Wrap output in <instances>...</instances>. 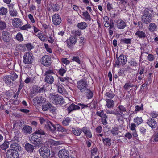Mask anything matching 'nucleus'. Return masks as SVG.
Returning <instances> with one entry per match:
<instances>
[{
  "mask_svg": "<svg viewBox=\"0 0 158 158\" xmlns=\"http://www.w3.org/2000/svg\"><path fill=\"white\" fill-rule=\"evenodd\" d=\"M45 134V133L44 131L42 129L38 130L31 135L29 140L32 143L34 144L35 147H39L42 144L41 136Z\"/></svg>",
  "mask_w": 158,
  "mask_h": 158,
  "instance_id": "nucleus-1",
  "label": "nucleus"
},
{
  "mask_svg": "<svg viewBox=\"0 0 158 158\" xmlns=\"http://www.w3.org/2000/svg\"><path fill=\"white\" fill-rule=\"evenodd\" d=\"M50 99L53 103L57 106H60L65 103L62 96L54 93L50 94Z\"/></svg>",
  "mask_w": 158,
  "mask_h": 158,
  "instance_id": "nucleus-2",
  "label": "nucleus"
},
{
  "mask_svg": "<svg viewBox=\"0 0 158 158\" xmlns=\"http://www.w3.org/2000/svg\"><path fill=\"white\" fill-rule=\"evenodd\" d=\"M153 11L152 9L146 8L145 9L144 13L142 17V21L145 24H148L150 23L152 20V15L149 12Z\"/></svg>",
  "mask_w": 158,
  "mask_h": 158,
  "instance_id": "nucleus-3",
  "label": "nucleus"
},
{
  "mask_svg": "<svg viewBox=\"0 0 158 158\" xmlns=\"http://www.w3.org/2000/svg\"><path fill=\"white\" fill-rule=\"evenodd\" d=\"M117 59L115 60L114 64V66L119 68L120 65L123 66L125 65L127 62V59L126 56L122 54L119 56L118 57V55H116Z\"/></svg>",
  "mask_w": 158,
  "mask_h": 158,
  "instance_id": "nucleus-4",
  "label": "nucleus"
},
{
  "mask_svg": "<svg viewBox=\"0 0 158 158\" xmlns=\"http://www.w3.org/2000/svg\"><path fill=\"white\" fill-rule=\"evenodd\" d=\"M77 86L80 91L82 93L88 88V84L87 80L85 78L80 80L77 83Z\"/></svg>",
  "mask_w": 158,
  "mask_h": 158,
  "instance_id": "nucleus-5",
  "label": "nucleus"
},
{
  "mask_svg": "<svg viewBox=\"0 0 158 158\" xmlns=\"http://www.w3.org/2000/svg\"><path fill=\"white\" fill-rule=\"evenodd\" d=\"M55 75L53 71L51 69L47 70L45 73V81L49 84L53 83L54 81L53 75Z\"/></svg>",
  "mask_w": 158,
  "mask_h": 158,
  "instance_id": "nucleus-6",
  "label": "nucleus"
},
{
  "mask_svg": "<svg viewBox=\"0 0 158 158\" xmlns=\"http://www.w3.org/2000/svg\"><path fill=\"white\" fill-rule=\"evenodd\" d=\"M34 60V56L31 52H26L23 56V62L25 64H29L32 63Z\"/></svg>",
  "mask_w": 158,
  "mask_h": 158,
  "instance_id": "nucleus-7",
  "label": "nucleus"
},
{
  "mask_svg": "<svg viewBox=\"0 0 158 158\" xmlns=\"http://www.w3.org/2000/svg\"><path fill=\"white\" fill-rule=\"evenodd\" d=\"M40 155L44 158H47L50 155V150L44 147H41L39 150Z\"/></svg>",
  "mask_w": 158,
  "mask_h": 158,
  "instance_id": "nucleus-8",
  "label": "nucleus"
},
{
  "mask_svg": "<svg viewBox=\"0 0 158 158\" xmlns=\"http://www.w3.org/2000/svg\"><path fill=\"white\" fill-rule=\"evenodd\" d=\"M40 61L42 64L45 66H49L52 63L51 58L49 56L45 55L43 56Z\"/></svg>",
  "mask_w": 158,
  "mask_h": 158,
  "instance_id": "nucleus-9",
  "label": "nucleus"
},
{
  "mask_svg": "<svg viewBox=\"0 0 158 158\" xmlns=\"http://www.w3.org/2000/svg\"><path fill=\"white\" fill-rule=\"evenodd\" d=\"M77 39L75 36H71L66 41L67 46L68 48L72 49L73 48V45L75 44Z\"/></svg>",
  "mask_w": 158,
  "mask_h": 158,
  "instance_id": "nucleus-10",
  "label": "nucleus"
},
{
  "mask_svg": "<svg viewBox=\"0 0 158 158\" xmlns=\"http://www.w3.org/2000/svg\"><path fill=\"white\" fill-rule=\"evenodd\" d=\"M7 158H18L19 155L18 152L9 149L6 153Z\"/></svg>",
  "mask_w": 158,
  "mask_h": 158,
  "instance_id": "nucleus-11",
  "label": "nucleus"
},
{
  "mask_svg": "<svg viewBox=\"0 0 158 158\" xmlns=\"http://www.w3.org/2000/svg\"><path fill=\"white\" fill-rule=\"evenodd\" d=\"M45 125L46 129L52 132H54L56 129L55 125L49 121H47L46 123H45Z\"/></svg>",
  "mask_w": 158,
  "mask_h": 158,
  "instance_id": "nucleus-12",
  "label": "nucleus"
},
{
  "mask_svg": "<svg viewBox=\"0 0 158 158\" xmlns=\"http://www.w3.org/2000/svg\"><path fill=\"white\" fill-rule=\"evenodd\" d=\"M2 38L5 43H9L10 39V34L6 31L2 32Z\"/></svg>",
  "mask_w": 158,
  "mask_h": 158,
  "instance_id": "nucleus-13",
  "label": "nucleus"
},
{
  "mask_svg": "<svg viewBox=\"0 0 158 158\" xmlns=\"http://www.w3.org/2000/svg\"><path fill=\"white\" fill-rule=\"evenodd\" d=\"M52 22L55 25H59L61 22V19L60 15L57 14H54L52 16Z\"/></svg>",
  "mask_w": 158,
  "mask_h": 158,
  "instance_id": "nucleus-14",
  "label": "nucleus"
},
{
  "mask_svg": "<svg viewBox=\"0 0 158 158\" xmlns=\"http://www.w3.org/2000/svg\"><path fill=\"white\" fill-rule=\"evenodd\" d=\"M44 101V98L42 96L36 97L34 98L33 102L35 106H38L41 104L42 102Z\"/></svg>",
  "mask_w": 158,
  "mask_h": 158,
  "instance_id": "nucleus-15",
  "label": "nucleus"
},
{
  "mask_svg": "<svg viewBox=\"0 0 158 158\" xmlns=\"http://www.w3.org/2000/svg\"><path fill=\"white\" fill-rule=\"evenodd\" d=\"M12 23L13 26L18 28L23 25V22L19 18H15L12 20Z\"/></svg>",
  "mask_w": 158,
  "mask_h": 158,
  "instance_id": "nucleus-16",
  "label": "nucleus"
},
{
  "mask_svg": "<svg viewBox=\"0 0 158 158\" xmlns=\"http://www.w3.org/2000/svg\"><path fill=\"white\" fill-rule=\"evenodd\" d=\"M10 147L11 148V149H10L15 151V152H17L18 151H21L22 150V148L20 145L15 142L11 143Z\"/></svg>",
  "mask_w": 158,
  "mask_h": 158,
  "instance_id": "nucleus-17",
  "label": "nucleus"
},
{
  "mask_svg": "<svg viewBox=\"0 0 158 158\" xmlns=\"http://www.w3.org/2000/svg\"><path fill=\"white\" fill-rule=\"evenodd\" d=\"M69 152L65 149L60 150L58 152V156L60 158H66L69 157Z\"/></svg>",
  "mask_w": 158,
  "mask_h": 158,
  "instance_id": "nucleus-18",
  "label": "nucleus"
},
{
  "mask_svg": "<svg viewBox=\"0 0 158 158\" xmlns=\"http://www.w3.org/2000/svg\"><path fill=\"white\" fill-rule=\"evenodd\" d=\"M103 20L105 22L104 26L106 28L108 27L112 23H114L112 19H109L108 16H105L103 18Z\"/></svg>",
  "mask_w": 158,
  "mask_h": 158,
  "instance_id": "nucleus-19",
  "label": "nucleus"
},
{
  "mask_svg": "<svg viewBox=\"0 0 158 158\" xmlns=\"http://www.w3.org/2000/svg\"><path fill=\"white\" fill-rule=\"evenodd\" d=\"M147 123L152 129L155 128L157 126V123L156 121L155 120L152 118L148 119Z\"/></svg>",
  "mask_w": 158,
  "mask_h": 158,
  "instance_id": "nucleus-20",
  "label": "nucleus"
},
{
  "mask_svg": "<svg viewBox=\"0 0 158 158\" xmlns=\"http://www.w3.org/2000/svg\"><path fill=\"white\" fill-rule=\"evenodd\" d=\"M135 35L138 36L140 38H144L145 37L146 38L147 42L146 44H147L149 42V40L148 38L146 36V35L144 32L142 31H137L135 33Z\"/></svg>",
  "mask_w": 158,
  "mask_h": 158,
  "instance_id": "nucleus-21",
  "label": "nucleus"
},
{
  "mask_svg": "<svg viewBox=\"0 0 158 158\" xmlns=\"http://www.w3.org/2000/svg\"><path fill=\"white\" fill-rule=\"evenodd\" d=\"M117 27L119 29H123L126 27L125 23L121 19H118L116 21Z\"/></svg>",
  "mask_w": 158,
  "mask_h": 158,
  "instance_id": "nucleus-22",
  "label": "nucleus"
},
{
  "mask_svg": "<svg viewBox=\"0 0 158 158\" xmlns=\"http://www.w3.org/2000/svg\"><path fill=\"white\" fill-rule=\"evenodd\" d=\"M22 132L26 134H30L32 132V128L28 125H24L22 129Z\"/></svg>",
  "mask_w": 158,
  "mask_h": 158,
  "instance_id": "nucleus-23",
  "label": "nucleus"
},
{
  "mask_svg": "<svg viewBox=\"0 0 158 158\" xmlns=\"http://www.w3.org/2000/svg\"><path fill=\"white\" fill-rule=\"evenodd\" d=\"M80 108V107L78 105H76L72 103L67 108V110L68 113H69L73 110H79Z\"/></svg>",
  "mask_w": 158,
  "mask_h": 158,
  "instance_id": "nucleus-24",
  "label": "nucleus"
},
{
  "mask_svg": "<svg viewBox=\"0 0 158 158\" xmlns=\"http://www.w3.org/2000/svg\"><path fill=\"white\" fill-rule=\"evenodd\" d=\"M25 149L29 153H32L33 152L34 148L33 145L29 143H26L24 146Z\"/></svg>",
  "mask_w": 158,
  "mask_h": 158,
  "instance_id": "nucleus-25",
  "label": "nucleus"
},
{
  "mask_svg": "<svg viewBox=\"0 0 158 158\" xmlns=\"http://www.w3.org/2000/svg\"><path fill=\"white\" fill-rule=\"evenodd\" d=\"M72 129L71 132H72L73 134L75 136H79L81 133V130L80 128L77 127L75 129L74 128L72 127Z\"/></svg>",
  "mask_w": 158,
  "mask_h": 158,
  "instance_id": "nucleus-26",
  "label": "nucleus"
},
{
  "mask_svg": "<svg viewBox=\"0 0 158 158\" xmlns=\"http://www.w3.org/2000/svg\"><path fill=\"white\" fill-rule=\"evenodd\" d=\"M106 106L108 108H113L114 106V102L112 99H106Z\"/></svg>",
  "mask_w": 158,
  "mask_h": 158,
  "instance_id": "nucleus-27",
  "label": "nucleus"
},
{
  "mask_svg": "<svg viewBox=\"0 0 158 158\" xmlns=\"http://www.w3.org/2000/svg\"><path fill=\"white\" fill-rule=\"evenodd\" d=\"M85 94L88 99H91L93 97V92L89 89L87 88L83 93Z\"/></svg>",
  "mask_w": 158,
  "mask_h": 158,
  "instance_id": "nucleus-28",
  "label": "nucleus"
},
{
  "mask_svg": "<svg viewBox=\"0 0 158 158\" xmlns=\"http://www.w3.org/2000/svg\"><path fill=\"white\" fill-rule=\"evenodd\" d=\"M77 27L81 30L85 29L88 26L87 24L85 22L79 23L77 24Z\"/></svg>",
  "mask_w": 158,
  "mask_h": 158,
  "instance_id": "nucleus-29",
  "label": "nucleus"
},
{
  "mask_svg": "<svg viewBox=\"0 0 158 158\" xmlns=\"http://www.w3.org/2000/svg\"><path fill=\"white\" fill-rule=\"evenodd\" d=\"M115 96V94L111 90L106 92L105 96L110 99H112Z\"/></svg>",
  "mask_w": 158,
  "mask_h": 158,
  "instance_id": "nucleus-30",
  "label": "nucleus"
},
{
  "mask_svg": "<svg viewBox=\"0 0 158 158\" xmlns=\"http://www.w3.org/2000/svg\"><path fill=\"white\" fill-rule=\"evenodd\" d=\"M111 134L114 136L118 135L119 132V128L117 127H112L110 130Z\"/></svg>",
  "mask_w": 158,
  "mask_h": 158,
  "instance_id": "nucleus-31",
  "label": "nucleus"
},
{
  "mask_svg": "<svg viewBox=\"0 0 158 158\" xmlns=\"http://www.w3.org/2000/svg\"><path fill=\"white\" fill-rule=\"evenodd\" d=\"M118 108L120 111V113L121 114V115L122 116H124L125 115H127V114H123V113H125L127 111V109L123 105H119L118 107Z\"/></svg>",
  "mask_w": 158,
  "mask_h": 158,
  "instance_id": "nucleus-32",
  "label": "nucleus"
},
{
  "mask_svg": "<svg viewBox=\"0 0 158 158\" xmlns=\"http://www.w3.org/2000/svg\"><path fill=\"white\" fill-rule=\"evenodd\" d=\"M102 141L104 145L106 146H110L111 145V140L109 138H102Z\"/></svg>",
  "mask_w": 158,
  "mask_h": 158,
  "instance_id": "nucleus-33",
  "label": "nucleus"
},
{
  "mask_svg": "<svg viewBox=\"0 0 158 158\" xmlns=\"http://www.w3.org/2000/svg\"><path fill=\"white\" fill-rule=\"evenodd\" d=\"M51 103L49 102L44 103L42 106V110L44 111H46L49 110L50 106H51Z\"/></svg>",
  "mask_w": 158,
  "mask_h": 158,
  "instance_id": "nucleus-34",
  "label": "nucleus"
},
{
  "mask_svg": "<svg viewBox=\"0 0 158 158\" xmlns=\"http://www.w3.org/2000/svg\"><path fill=\"white\" fill-rule=\"evenodd\" d=\"M57 130L59 131H60L62 132H65L67 134L69 133L70 131L68 129L65 128L63 127L60 125H58L57 127Z\"/></svg>",
  "mask_w": 158,
  "mask_h": 158,
  "instance_id": "nucleus-35",
  "label": "nucleus"
},
{
  "mask_svg": "<svg viewBox=\"0 0 158 158\" xmlns=\"http://www.w3.org/2000/svg\"><path fill=\"white\" fill-rule=\"evenodd\" d=\"M131 38H126L122 39L120 40V43L121 44H130L131 41Z\"/></svg>",
  "mask_w": 158,
  "mask_h": 158,
  "instance_id": "nucleus-36",
  "label": "nucleus"
},
{
  "mask_svg": "<svg viewBox=\"0 0 158 158\" xmlns=\"http://www.w3.org/2000/svg\"><path fill=\"white\" fill-rule=\"evenodd\" d=\"M96 114L98 116L101 117V119L104 118H108L107 116L104 113L103 110L101 112L97 111L96 113Z\"/></svg>",
  "mask_w": 158,
  "mask_h": 158,
  "instance_id": "nucleus-37",
  "label": "nucleus"
},
{
  "mask_svg": "<svg viewBox=\"0 0 158 158\" xmlns=\"http://www.w3.org/2000/svg\"><path fill=\"white\" fill-rule=\"evenodd\" d=\"M10 142L5 141L3 144L0 145V148L2 150H5L9 147Z\"/></svg>",
  "mask_w": 158,
  "mask_h": 158,
  "instance_id": "nucleus-38",
  "label": "nucleus"
},
{
  "mask_svg": "<svg viewBox=\"0 0 158 158\" xmlns=\"http://www.w3.org/2000/svg\"><path fill=\"white\" fill-rule=\"evenodd\" d=\"M157 25L155 23H152L150 24L148 27V29L151 32L154 31L157 28Z\"/></svg>",
  "mask_w": 158,
  "mask_h": 158,
  "instance_id": "nucleus-39",
  "label": "nucleus"
},
{
  "mask_svg": "<svg viewBox=\"0 0 158 158\" xmlns=\"http://www.w3.org/2000/svg\"><path fill=\"white\" fill-rule=\"evenodd\" d=\"M82 15L85 18V21H90L91 20L90 15L87 11H85L83 12Z\"/></svg>",
  "mask_w": 158,
  "mask_h": 158,
  "instance_id": "nucleus-40",
  "label": "nucleus"
},
{
  "mask_svg": "<svg viewBox=\"0 0 158 158\" xmlns=\"http://www.w3.org/2000/svg\"><path fill=\"white\" fill-rule=\"evenodd\" d=\"M72 33L74 35L73 36H80L81 35V31L79 29L73 30L71 31Z\"/></svg>",
  "mask_w": 158,
  "mask_h": 158,
  "instance_id": "nucleus-41",
  "label": "nucleus"
},
{
  "mask_svg": "<svg viewBox=\"0 0 158 158\" xmlns=\"http://www.w3.org/2000/svg\"><path fill=\"white\" fill-rule=\"evenodd\" d=\"M71 119L70 118L67 117L64 118L62 121V123L63 125L65 126H67L69 123L71 121Z\"/></svg>",
  "mask_w": 158,
  "mask_h": 158,
  "instance_id": "nucleus-42",
  "label": "nucleus"
},
{
  "mask_svg": "<svg viewBox=\"0 0 158 158\" xmlns=\"http://www.w3.org/2000/svg\"><path fill=\"white\" fill-rule=\"evenodd\" d=\"M58 92L60 94H64L65 90L63 86L60 85L57 86Z\"/></svg>",
  "mask_w": 158,
  "mask_h": 158,
  "instance_id": "nucleus-43",
  "label": "nucleus"
},
{
  "mask_svg": "<svg viewBox=\"0 0 158 158\" xmlns=\"http://www.w3.org/2000/svg\"><path fill=\"white\" fill-rule=\"evenodd\" d=\"M9 12L10 15L11 17H16L18 14L17 11L15 9L9 10Z\"/></svg>",
  "mask_w": 158,
  "mask_h": 158,
  "instance_id": "nucleus-44",
  "label": "nucleus"
},
{
  "mask_svg": "<svg viewBox=\"0 0 158 158\" xmlns=\"http://www.w3.org/2000/svg\"><path fill=\"white\" fill-rule=\"evenodd\" d=\"M131 66L136 67L137 66L138 64L134 59H131L128 62Z\"/></svg>",
  "mask_w": 158,
  "mask_h": 158,
  "instance_id": "nucleus-45",
  "label": "nucleus"
},
{
  "mask_svg": "<svg viewBox=\"0 0 158 158\" xmlns=\"http://www.w3.org/2000/svg\"><path fill=\"white\" fill-rule=\"evenodd\" d=\"M134 121L137 125H139L142 123L143 120L141 118L137 117L134 118Z\"/></svg>",
  "mask_w": 158,
  "mask_h": 158,
  "instance_id": "nucleus-46",
  "label": "nucleus"
},
{
  "mask_svg": "<svg viewBox=\"0 0 158 158\" xmlns=\"http://www.w3.org/2000/svg\"><path fill=\"white\" fill-rule=\"evenodd\" d=\"M16 39L19 41H22L23 40V38L22 34L20 32L18 33L16 36Z\"/></svg>",
  "mask_w": 158,
  "mask_h": 158,
  "instance_id": "nucleus-47",
  "label": "nucleus"
},
{
  "mask_svg": "<svg viewBox=\"0 0 158 158\" xmlns=\"http://www.w3.org/2000/svg\"><path fill=\"white\" fill-rule=\"evenodd\" d=\"M6 23L4 21L0 20V30H3L6 28Z\"/></svg>",
  "mask_w": 158,
  "mask_h": 158,
  "instance_id": "nucleus-48",
  "label": "nucleus"
},
{
  "mask_svg": "<svg viewBox=\"0 0 158 158\" xmlns=\"http://www.w3.org/2000/svg\"><path fill=\"white\" fill-rule=\"evenodd\" d=\"M7 12V9L4 7H2L0 9V15H5Z\"/></svg>",
  "mask_w": 158,
  "mask_h": 158,
  "instance_id": "nucleus-49",
  "label": "nucleus"
},
{
  "mask_svg": "<svg viewBox=\"0 0 158 158\" xmlns=\"http://www.w3.org/2000/svg\"><path fill=\"white\" fill-rule=\"evenodd\" d=\"M18 76L14 72H13L10 76H8V78H10V79L14 81L18 77Z\"/></svg>",
  "mask_w": 158,
  "mask_h": 158,
  "instance_id": "nucleus-50",
  "label": "nucleus"
},
{
  "mask_svg": "<svg viewBox=\"0 0 158 158\" xmlns=\"http://www.w3.org/2000/svg\"><path fill=\"white\" fill-rule=\"evenodd\" d=\"M143 104L141 105V106L136 105L135 107V110L136 111H139L143 110Z\"/></svg>",
  "mask_w": 158,
  "mask_h": 158,
  "instance_id": "nucleus-51",
  "label": "nucleus"
},
{
  "mask_svg": "<svg viewBox=\"0 0 158 158\" xmlns=\"http://www.w3.org/2000/svg\"><path fill=\"white\" fill-rule=\"evenodd\" d=\"M51 7L54 11H57L59 10L58 5L57 4L52 5Z\"/></svg>",
  "mask_w": 158,
  "mask_h": 158,
  "instance_id": "nucleus-52",
  "label": "nucleus"
},
{
  "mask_svg": "<svg viewBox=\"0 0 158 158\" xmlns=\"http://www.w3.org/2000/svg\"><path fill=\"white\" fill-rule=\"evenodd\" d=\"M31 26L28 24H26L23 26L19 27V28L21 30H27L28 28H31Z\"/></svg>",
  "mask_w": 158,
  "mask_h": 158,
  "instance_id": "nucleus-53",
  "label": "nucleus"
},
{
  "mask_svg": "<svg viewBox=\"0 0 158 158\" xmlns=\"http://www.w3.org/2000/svg\"><path fill=\"white\" fill-rule=\"evenodd\" d=\"M147 59L150 61H153L155 59L154 56L152 54H149L147 56Z\"/></svg>",
  "mask_w": 158,
  "mask_h": 158,
  "instance_id": "nucleus-54",
  "label": "nucleus"
},
{
  "mask_svg": "<svg viewBox=\"0 0 158 158\" xmlns=\"http://www.w3.org/2000/svg\"><path fill=\"white\" fill-rule=\"evenodd\" d=\"M72 60L73 61H75L78 63L79 64L81 63V60L79 57L78 56H74L73 57Z\"/></svg>",
  "mask_w": 158,
  "mask_h": 158,
  "instance_id": "nucleus-55",
  "label": "nucleus"
},
{
  "mask_svg": "<svg viewBox=\"0 0 158 158\" xmlns=\"http://www.w3.org/2000/svg\"><path fill=\"white\" fill-rule=\"evenodd\" d=\"M106 113L107 114H114L117 115L118 114H119V113L117 112H116L113 110H106Z\"/></svg>",
  "mask_w": 158,
  "mask_h": 158,
  "instance_id": "nucleus-56",
  "label": "nucleus"
},
{
  "mask_svg": "<svg viewBox=\"0 0 158 158\" xmlns=\"http://www.w3.org/2000/svg\"><path fill=\"white\" fill-rule=\"evenodd\" d=\"M120 1V3L124 5V6H127L130 5L129 3L128 2L127 0H119Z\"/></svg>",
  "mask_w": 158,
  "mask_h": 158,
  "instance_id": "nucleus-57",
  "label": "nucleus"
},
{
  "mask_svg": "<svg viewBox=\"0 0 158 158\" xmlns=\"http://www.w3.org/2000/svg\"><path fill=\"white\" fill-rule=\"evenodd\" d=\"M66 70L64 69L63 68H61L58 71V73L61 76H63L64 74L66 72Z\"/></svg>",
  "mask_w": 158,
  "mask_h": 158,
  "instance_id": "nucleus-58",
  "label": "nucleus"
},
{
  "mask_svg": "<svg viewBox=\"0 0 158 158\" xmlns=\"http://www.w3.org/2000/svg\"><path fill=\"white\" fill-rule=\"evenodd\" d=\"M46 88L45 86H43L37 90V92L38 93H44L46 90Z\"/></svg>",
  "mask_w": 158,
  "mask_h": 158,
  "instance_id": "nucleus-59",
  "label": "nucleus"
},
{
  "mask_svg": "<svg viewBox=\"0 0 158 158\" xmlns=\"http://www.w3.org/2000/svg\"><path fill=\"white\" fill-rule=\"evenodd\" d=\"M78 105L81 106V109H83L85 108H89V106L87 105L83 104V103H79Z\"/></svg>",
  "mask_w": 158,
  "mask_h": 158,
  "instance_id": "nucleus-60",
  "label": "nucleus"
},
{
  "mask_svg": "<svg viewBox=\"0 0 158 158\" xmlns=\"http://www.w3.org/2000/svg\"><path fill=\"white\" fill-rule=\"evenodd\" d=\"M140 131L141 134H142L143 135H144L146 131V130L144 127H140Z\"/></svg>",
  "mask_w": 158,
  "mask_h": 158,
  "instance_id": "nucleus-61",
  "label": "nucleus"
},
{
  "mask_svg": "<svg viewBox=\"0 0 158 158\" xmlns=\"http://www.w3.org/2000/svg\"><path fill=\"white\" fill-rule=\"evenodd\" d=\"M33 80V78H32L29 77H28L24 81V82L27 84L29 83L31 81Z\"/></svg>",
  "mask_w": 158,
  "mask_h": 158,
  "instance_id": "nucleus-62",
  "label": "nucleus"
},
{
  "mask_svg": "<svg viewBox=\"0 0 158 158\" xmlns=\"http://www.w3.org/2000/svg\"><path fill=\"white\" fill-rule=\"evenodd\" d=\"M61 60L62 62L66 64H69L70 63V62L68 60L67 58H62Z\"/></svg>",
  "mask_w": 158,
  "mask_h": 158,
  "instance_id": "nucleus-63",
  "label": "nucleus"
},
{
  "mask_svg": "<svg viewBox=\"0 0 158 158\" xmlns=\"http://www.w3.org/2000/svg\"><path fill=\"white\" fill-rule=\"evenodd\" d=\"M151 115L153 118H155L158 116V114L156 112L153 111L151 113Z\"/></svg>",
  "mask_w": 158,
  "mask_h": 158,
  "instance_id": "nucleus-64",
  "label": "nucleus"
}]
</instances>
